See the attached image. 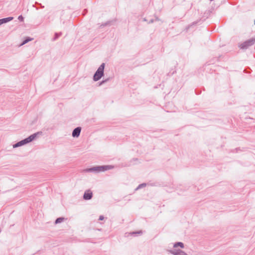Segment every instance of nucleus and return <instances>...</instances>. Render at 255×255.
<instances>
[{
  "label": "nucleus",
  "instance_id": "obj_10",
  "mask_svg": "<svg viewBox=\"0 0 255 255\" xmlns=\"http://www.w3.org/2000/svg\"><path fill=\"white\" fill-rule=\"evenodd\" d=\"M32 39V38L29 37H26L24 38V40H23L21 44V45H23L29 41H31Z\"/></svg>",
  "mask_w": 255,
  "mask_h": 255
},
{
  "label": "nucleus",
  "instance_id": "obj_8",
  "mask_svg": "<svg viewBox=\"0 0 255 255\" xmlns=\"http://www.w3.org/2000/svg\"><path fill=\"white\" fill-rule=\"evenodd\" d=\"M13 19V17L9 16L6 18L0 19V25L3 23H7Z\"/></svg>",
  "mask_w": 255,
  "mask_h": 255
},
{
  "label": "nucleus",
  "instance_id": "obj_20",
  "mask_svg": "<svg viewBox=\"0 0 255 255\" xmlns=\"http://www.w3.org/2000/svg\"><path fill=\"white\" fill-rule=\"evenodd\" d=\"M104 219V217L103 216L101 215L99 217V220L100 221H102V220H103Z\"/></svg>",
  "mask_w": 255,
  "mask_h": 255
},
{
  "label": "nucleus",
  "instance_id": "obj_24",
  "mask_svg": "<svg viewBox=\"0 0 255 255\" xmlns=\"http://www.w3.org/2000/svg\"><path fill=\"white\" fill-rule=\"evenodd\" d=\"M210 1H213V0H210Z\"/></svg>",
  "mask_w": 255,
  "mask_h": 255
},
{
  "label": "nucleus",
  "instance_id": "obj_3",
  "mask_svg": "<svg viewBox=\"0 0 255 255\" xmlns=\"http://www.w3.org/2000/svg\"><path fill=\"white\" fill-rule=\"evenodd\" d=\"M105 64L103 63L98 68L93 76V80L98 81L104 76Z\"/></svg>",
  "mask_w": 255,
  "mask_h": 255
},
{
  "label": "nucleus",
  "instance_id": "obj_13",
  "mask_svg": "<svg viewBox=\"0 0 255 255\" xmlns=\"http://www.w3.org/2000/svg\"><path fill=\"white\" fill-rule=\"evenodd\" d=\"M146 185V184L144 183L140 184L136 188L135 190H137L139 189L143 188V187H145Z\"/></svg>",
  "mask_w": 255,
  "mask_h": 255
},
{
  "label": "nucleus",
  "instance_id": "obj_4",
  "mask_svg": "<svg viewBox=\"0 0 255 255\" xmlns=\"http://www.w3.org/2000/svg\"><path fill=\"white\" fill-rule=\"evenodd\" d=\"M255 43V37L245 41V42L241 44V45L239 46L241 49H247L249 47L254 45Z\"/></svg>",
  "mask_w": 255,
  "mask_h": 255
},
{
  "label": "nucleus",
  "instance_id": "obj_19",
  "mask_svg": "<svg viewBox=\"0 0 255 255\" xmlns=\"http://www.w3.org/2000/svg\"><path fill=\"white\" fill-rule=\"evenodd\" d=\"M18 19L20 21H23L24 20V17H23V16L22 15H20L19 16H18Z\"/></svg>",
  "mask_w": 255,
  "mask_h": 255
},
{
  "label": "nucleus",
  "instance_id": "obj_7",
  "mask_svg": "<svg viewBox=\"0 0 255 255\" xmlns=\"http://www.w3.org/2000/svg\"><path fill=\"white\" fill-rule=\"evenodd\" d=\"M81 131V128L80 127H78L74 129L72 131V136L74 137H78L79 136L80 134V132Z\"/></svg>",
  "mask_w": 255,
  "mask_h": 255
},
{
  "label": "nucleus",
  "instance_id": "obj_18",
  "mask_svg": "<svg viewBox=\"0 0 255 255\" xmlns=\"http://www.w3.org/2000/svg\"><path fill=\"white\" fill-rule=\"evenodd\" d=\"M35 5H39V6H40L41 8H44V6L42 5L41 3H38L37 2H36L35 4L33 5V6L34 7Z\"/></svg>",
  "mask_w": 255,
  "mask_h": 255
},
{
  "label": "nucleus",
  "instance_id": "obj_23",
  "mask_svg": "<svg viewBox=\"0 0 255 255\" xmlns=\"http://www.w3.org/2000/svg\"><path fill=\"white\" fill-rule=\"evenodd\" d=\"M254 24H255V20H254Z\"/></svg>",
  "mask_w": 255,
  "mask_h": 255
},
{
  "label": "nucleus",
  "instance_id": "obj_12",
  "mask_svg": "<svg viewBox=\"0 0 255 255\" xmlns=\"http://www.w3.org/2000/svg\"><path fill=\"white\" fill-rule=\"evenodd\" d=\"M62 34V33L61 32H59V33H55V34H54V37L53 38V39L52 40L53 41H55L57 39H58V38Z\"/></svg>",
  "mask_w": 255,
  "mask_h": 255
},
{
  "label": "nucleus",
  "instance_id": "obj_17",
  "mask_svg": "<svg viewBox=\"0 0 255 255\" xmlns=\"http://www.w3.org/2000/svg\"><path fill=\"white\" fill-rule=\"evenodd\" d=\"M111 21H107L105 23H102L101 25H100V27H103L104 26H107V25H108L110 24Z\"/></svg>",
  "mask_w": 255,
  "mask_h": 255
},
{
  "label": "nucleus",
  "instance_id": "obj_1",
  "mask_svg": "<svg viewBox=\"0 0 255 255\" xmlns=\"http://www.w3.org/2000/svg\"><path fill=\"white\" fill-rule=\"evenodd\" d=\"M42 133V131H38L36 133H34L30 136H29L28 137L25 138V139L21 140L16 143L14 144L13 145V148H15L19 146H21L22 145H23L24 144H26L27 143H28L33 140H34L38 135H41Z\"/></svg>",
  "mask_w": 255,
  "mask_h": 255
},
{
  "label": "nucleus",
  "instance_id": "obj_22",
  "mask_svg": "<svg viewBox=\"0 0 255 255\" xmlns=\"http://www.w3.org/2000/svg\"><path fill=\"white\" fill-rule=\"evenodd\" d=\"M195 92H196V94H197V95H198V94H199V93H197V92H196V91H195Z\"/></svg>",
  "mask_w": 255,
  "mask_h": 255
},
{
  "label": "nucleus",
  "instance_id": "obj_2",
  "mask_svg": "<svg viewBox=\"0 0 255 255\" xmlns=\"http://www.w3.org/2000/svg\"><path fill=\"white\" fill-rule=\"evenodd\" d=\"M112 168V167L110 165H102V166H96L91 168H87L84 170V171L86 172H100L102 171H105L109 169Z\"/></svg>",
  "mask_w": 255,
  "mask_h": 255
},
{
  "label": "nucleus",
  "instance_id": "obj_16",
  "mask_svg": "<svg viewBox=\"0 0 255 255\" xmlns=\"http://www.w3.org/2000/svg\"><path fill=\"white\" fill-rule=\"evenodd\" d=\"M110 80V78H107L105 80H102V81H101L99 83V86H101L103 84H104V83H107V82H108Z\"/></svg>",
  "mask_w": 255,
  "mask_h": 255
},
{
  "label": "nucleus",
  "instance_id": "obj_14",
  "mask_svg": "<svg viewBox=\"0 0 255 255\" xmlns=\"http://www.w3.org/2000/svg\"><path fill=\"white\" fill-rule=\"evenodd\" d=\"M200 20H201V19L192 22L191 24H190L188 26V27H187V29H189L193 25H196V24L198 23Z\"/></svg>",
  "mask_w": 255,
  "mask_h": 255
},
{
  "label": "nucleus",
  "instance_id": "obj_21",
  "mask_svg": "<svg viewBox=\"0 0 255 255\" xmlns=\"http://www.w3.org/2000/svg\"><path fill=\"white\" fill-rule=\"evenodd\" d=\"M153 21H154V20H153V19H151V20H150V21H149V23H152V22H153Z\"/></svg>",
  "mask_w": 255,
  "mask_h": 255
},
{
  "label": "nucleus",
  "instance_id": "obj_5",
  "mask_svg": "<svg viewBox=\"0 0 255 255\" xmlns=\"http://www.w3.org/2000/svg\"><path fill=\"white\" fill-rule=\"evenodd\" d=\"M168 252L173 255H188L185 252L180 249H174L168 250Z\"/></svg>",
  "mask_w": 255,
  "mask_h": 255
},
{
  "label": "nucleus",
  "instance_id": "obj_15",
  "mask_svg": "<svg viewBox=\"0 0 255 255\" xmlns=\"http://www.w3.org/2000/svg\"><path fill=\"white\" fill-rule=\"evenodd\" d=\"M142 234V231H137V232H132L129 233L130 235H134V236H136L137 234Z\"/></svg>",
  "mask_w": 255,
  "mask_h": 255
},
{
  "label": "nucleus",
  "instance_id": "obj_6",
  "mask_svg": "<svg viewBox=\"0 0 255 255\" xmlns=\"http://www.w3.org/2000/svg\"><path fill=\"white\" fill-rule=\"evenodd\" d=\"M93 193L90 190H86L84 194L83 199L85 200H89L92 198Z\"/></svg>",
  "mask_w": 255,
  "mask_h": 255
},
{
  "label": "nucleus",
  "instance_id": "obj_9",
  "mask_svg": "<svg viewBox=\"0 0 255 255\" xmlns=\"http://www.w3.org/2000/svg\"><path fill=\"white\" fill-rule=\"evenodd\" d=\"M180 247L181 249H183L184 248V245L183 243L182 242H176L175 244H174L173 245V248L176 249L177 248V247Z\"/></svg>",
  "mask_w": 255,
  "mask_h": 255
},
{
  "label": "nucleus",
  "instance_id": "obj_11",
  "mask_svg": "<svg viewBox=\"0 0 255 255\" xmlns=\"http://www.w3.org/2000/svg\"><path fill=\"white\" fill-rule=\"evenodd\" d=\"M65 220L64 217H59L56 219L55 221V224H57L62 222Z\"/></svg>",
  "mask_w": 255,
  "mask_h": 255
}]
</instances>
